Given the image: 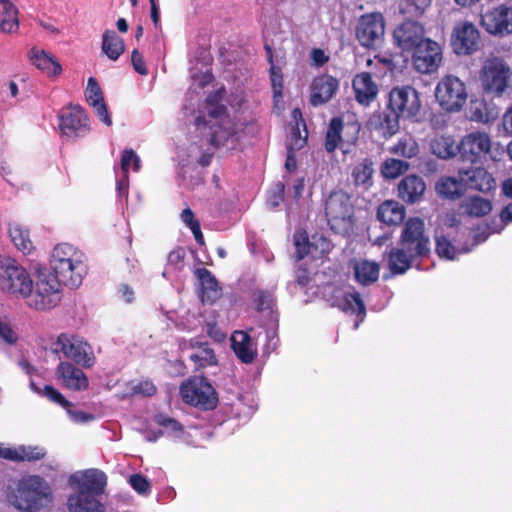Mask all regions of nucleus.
Masks as SVG:
<instances>
[{"label": "nucleus", "instance_id": "17", "mask_svg": "<svg viewBox=\"0 0 512 512\" xmlns=\"http://www.w3.org/2000/svg\"><path fill=\"white\" fill-rule=\"evenodd\" d=\"M451 44L458 55L472 54L479 48L480 33L471 22H461L453 29Z\"/></svg>", "mask_w": 512, "mask_h": 512}, {"label": "nucleus", "instance_id": "41", "mask_svg": "<svg viewBox=\"0 0 512 512\" xmlns=\"http://www.w3.org/2000/svg\"><path fill=\"white\" fill-rule=\"evenodd\" d=\"M251 300L257 312L271 310L275 304L273 291L257 288L251 293Z\"/></svg>", "mask_w": 512, "mask_h": 512}, {"label": "nucleus", "instance_id": "53", "mask_svg": "<svg viewBox=\"0 0 512 512\" xmlns=\"http://www.w3.org/2000/svg\"><path fill=\"white\" fill-rule=\"evenodd\" d=\"M43 396H45L48 400L60 405L62 408L67 410V412L71 413L70 407H72V403L68 401L64 395L53 386L45 385L43 389Z\"/></svg>", "mask_w": 512, "mask_h": 512}, {"label": "nucleus", "instance_id": "35", "mask_svg": "<svg viewBox=\"0 0 512 512\" xmlns=\"http://www.w3.org/2000/svg\"><path fill=\"white\" fill-rule=\"evenodd\" d=\"M102 51L110 60H117L125 51L124 40L114 30H106L102 36Z\"/></svg>", "mask_w": 512, "mask_h": 512}, {"label": "nucleus", "instance_id": "64", "mask_svg": "<svg viewBox=\"0 0 512 512\" xmlns=\"http://www.w3.org/2000/svg\"><path fill=\"white\" fill-rule=\"evenodd\" d=\"M207 334L217 342H222L226 339V334L221 331L216 323L207 324Z\"/></svg>", "mask_w": 512, "mask_h": 512}, {"label": "nucleus", "instance_id": "21", "mask_svg": "<svg viewBox=\"0 0 512 512\" xmlns=\"http://www.w3.org/2000/svg\"><path fill=\"white\" fill-rule=\"evenodd\" d=\"M481 23L490 34H509L512 32V10L505 6L494 8L482 15Z\"/></svg>", "mask_w": 512, "mask_h": 512}, {"label": "nucleus", "instance_id": "3", "mask_svg": "<svg viewBox=\"0 0 512 512\" xmlns=\"http://www.w3.org/2000/svg\"><path fill=\"white\" fill-rule=\"evenodd\" d=\"M77 484V490L67 499L69 512H105L104 505L98 499L107 485L105 473L98 469L87 470Z\"/></svg>", "mask_w": 512, "mask_h": 512}, {"label": "nucleus", "instance_id": "48", "mask_svg": "<svg viewBox=\"0 0 512 512\" xmlns=\"http://www.w3.org/2000/svg\"><path fill=\"white\" fill-rule=\"evenodd\" d=\"M409 169V164L406 161L398 159H387L382 168V174L385 178H397Z\"/></svg>", "mask_w": 512, "mask_h": 512}, {"label": "nucleus", "instance_id": "37", "mask_svg": "<svg viewBox=\"0 0 512 512\" xmlns=\"http://www.w3.org/2000/svg\"><path fill=\"white\" fill-rule=\"evenodd\" d=\"M30 59L33 65L48 75H58L61 72L60 64L44 50H32Z\"/></svg>", "mask_w": 512, "mask_h": 512}, {"label": "nucleus", "instance_id": "50", "mask_svg": "<svg viewBox=\"0 0 512 512\" xmlns=\"http://www.w3.org/2000/svg\"><path fill=\"white\" fill-rule=\"evenodd\" d=\"M372 162L368 159H365L363 162L359 163L352 172L354 181L357 185H365L372 178L373 167Z\"/></svg>", "mask_w": 512, "mask_h": 512}, {"label": "nucleus", "instance_id": "61", "mask_svg": "<svg viewBox=\"0 0 512 512\" xmlns=\"http://www.w3.org/2000/svg\"><path fill=\"white\" fill-rule=\"evenodd\" d=\"M157 423L162 427L171 429L173 432L182 431L181 424L177 420L170 417L159 415L157 417Z\"/></svg>", "mask_w": 512, "mask_h": 512}, {"label": "nucleus", "instance_id": "4", "mask_svg": "<svg viewBox=\"0 0 512 512\" xmlns=\"http://www.w3.org/2000/svg\"><path fill=\"white\" fill-rule=\"evenodd\" d=\"M52 502L49 484L41 476H30L20 482L15 506L25 512H39Z\"/></svg>", "mask_w": 512, "mask_h": 512}, {"label": "nucleus", "instance_id": "5", "mask_svg": "<svg viewBox=\"0 0 512 512\" xmlns=\"http://www.w3.org/2000/svg\"><path fill=\"white\" fill-rule=\"evenodd\" d=\"M180 395L185 404L203 411L214 410L218 405V393L204 376H191L180 385Z\"/></svg>", "mask_w": 512, "mask_h": 512}, {"label": "nucleus", "instance_id": "11", "mask_svg": "<svg viewBox=\"0 0 512 512\" xmlns=\"http://www.w3.org/2000/svg\"><path fill=\"white\" fill-rule=\"evenodd\" d=\"M511 75V69L502 59L489 58L481 69L482 87L487 93L500 96L508 87Z\"/></svg>", "mask_w": 512, "mask_h": 512}, {"label": "nucleus", "instance_id": "24", "mask_svg": "<svg viewBox=\"0 0 512 512\" xmlns=\"http://www.w3.org/2000/svg\"><path fill=\"white\" fill-rule=\"evenodd\" d=\"M194 275L200 283V298L203 303H215L222 296L218 280L207 268H197Z\"/></svg>", "mask_w": 512, "mask_h": 512}, {"label": "nucleus", "instance_id": "27", "mask_svg": "<svg viewBox=\"0 0 512 512\" xmlns=\"http://www.w3.org/2000/svg\"><path fill=\"white\" fill-rule=\"evenodd\" d=\"M387 265L392 275H402L408 271L415 260L412 253L408 252L404 247H392L387 253Z\"/></svg>", "mask_w": 512, "mask_h": 512}, {"label": "nucleus", "instance_id": "26", "mask_svg": "<svg viewBox=\"0 0 512 512\" xmlns=\"http://www.w3.org/2000/svg\"><path fill=\"white\" fill-rule=\"evenodd\" d=\"M344 129H347L352 132L353 136L348 142H353L357 138V134L359 132V127L355 123L344 125L343 121L339 117H335L330 121L329 127L326 132L325 137V149L327 152H333L338 147L340 141L342 140L341 133Z\"/></svg>", "mask_w": 512, "mask_h": 512}, {"label": "nucleus", "instance_id": "39", "mask_svg": "<svg viewBox=\"0 0 512 512\" xmlns=\"http://www.w3.org/2000/svg\"><path fill=\"white\" fill-rule=\"evenodd\" d=\"M431 151L434 155L441 159H449L456 155L458 144L450 136H436L430 143Z\"/></svg>", "mask_w": 512, "mask_h": 512}, {"label": "nucleus", "instance_id": "29", "mask_svg": "<svg viewBox=\"0 0 512 512\" xmlns=\"http://www.w3.org/2000/svg\"><path fill=\"white\" fill-rule=\"evenodd\" d=\"M356 100L364 105H369L377 95V85L372 81L369 73L363 72L355 76L353 83Z\"/></svg>", "mask_w": 512, "mask_h": 512}, {"label": "nucleus", "instance_id": "45", "mask_svg": "<svg viewBox=\"0 0 512 512\" xmlns=\"http://www.w3.org/2000/svg\"><path fill=\"white\" fill-rule=\"evenodd\" d=\"M460 170L453 176H441L435 183V192H461Z\"/></svg>", "mask_w": 512, "mask_h": 512}, {"label": "nucleus", "instance_id": "36", "mask_svg": "<svg viewBox=\"0 0 512 512\" xmlns=\"http://www.w3.org/2000/svg\"><path fill=\"white\" fill-rule=\"evenodd\" d=\"M340 308L342 311L355 314L359 318L355 324L356 328L359 326V322H362L366 316V307L359 292L346 293L343 296Z\"/></svg>", "mask_w": 512, "mask_h": 512}, {"label": "nucleus", "instance_id": "52", "mask_svg": "<svg viewBox=\"0 0 512 512\" xmlns=\"http://www.w3.org/2000/svg\"><path fill=\"white\" fill-rule=\"evenodd\" d=\"M140 158L132 149H125L121 157V168L124 173L133 170L137 172L140 169Z\"/></svg>", "mask_w": 512, "mask_h": 512}, {"label": "nucleus", "instance_id": "46", "mask_svg": "<svg viewBox=\"0 0 512 512\" xmlns=\"http://www.w3.org/2000/svg\"><path fill=\"white\" fill-rule=\"evenodd\" d=\"M295 246V259L300 261L310 253V241L305 230H297L293 235Z\"/></svg>", "mask_w": 512, "mask_h": 512}, {"label": "nucleus", "instance_id": "8", "mask_svg": "<svg viewBox=\"0 0 512 512\" xmlns=\"http://www.w3.org/2000/svg\"><path fill=\"white\" fill-rule=\"evenodd\" d=\"M325 216L335 234L349 233L352 228V205L349 194H329L325 201Z\"/></svg>", "mask_w": 512, "mask_h": 512}, {"label": "nucleus", "instance_id": "31", "mask_svg": "<svg viewBox=\"0 0 512 512\" xmlns=\"http://www.w3.org/2000/svg\"><path fill=\"white\" fill-rule=\"evenodd\" d=\"M191 347L196 349V352L192 353L189 357L195 364L196 369H203L217 364L216 354L207 342L192 341Z\"/></svg>", "mask_w": 512, "mask_h": 512}, {"label": "nucleus", "instance_id": "47", "mask_svg": "<svg viewBox=\"0 0 512 512\" xmlns=\"http://www.w3.org/2000/svg\"><path fill=\"white\" fill-rule=\"evenodd\" d=\"M430 3L431 0H403L400 10L408 17H418L424 13Z\"/></svg>", "mask_w": 512, "mask_h": 512}, {"label": "nucleus", "instance_id": "22", "mask_svg": "<svg viewBox=\"0 0 512 512\" xmlns=\"http://www.w3.org/2000/svg\"><path fill=\"white\" fill-rule=\"evenodd\" d=\"M56 375L61 384L69 390L85 391L89 386L86 374L68 361H61L59 363Z\"/></svg>", "mask_w": 512, "mask_h": 512}, {"label": "nucleus", "instance_id": "30", "mask_svg": "<svg viewBox=\"0 0 512 512\" xmlns=\"http://www.w3.org/2000/svg\"><path fill=\"white\" fill-rule=\"evenodd\" d=\"M377 218L388 226H398L405 218V207L397 201L386 200L378 207Z\"/></svg>", "mask_w": 512, "mask_h": 512}, {"label": "nucleus", "instance_id": "1", "mask_svg": "<svg viewBox=\"0 0 512 512\" xmlns=\"http://www.w3.org/2000/svg\"><path fill=\"white\" fill-rule=\"evenodd\" d=\"M216 97L207 98V112L195 120L197 131L203 140L212 147L225 146L229 143L234 147L243 131L241 123L231 119L224 105L214 104Z\"/></svg>", "mask_w": 512, "mask_h": 512}, {"label": "nucleus", "instance_id": "58", "mask_svg": "<svg viewBox=\"0 0 512 512\" xmlns=\"http://www.w3.org/2000/svg\"><path fill=\"white\" fill-rule=\"evenodd\" d=\"M499 217H500V220L502 223L501 227L499 229H491L490 227H488V229L490 231L487 235H485L482 238V240H485L487 238V236L491 233H500L507 224L512 222V202H510L505 207H503V209L501 210V212L499 214Z\"/></svg>", "mask_w": 512, "mask_h": 512}, {"label": "nucleus", "instance_id": "60", "mask_svg": "<svg viewBox=\"0 0 512 512\" xmlns=\"http://www.w3.org/2000/svg\"><path fill=\"white\" fill-rule=\"evenodd\" d=\"M94 109V112L95 114L97 115V117L104 123L106 124L107 126H111L112 125V119L108 113V109H107V106L103 101L101 102H98V103H95L93 105H91Z\"/></svg>", "mask_w": 512, "mask_h": 512}, {"label": "nucleus", "instance_id": "54", "mask_svg": "<svg viewBox=\"0 0 512 512\" xmlns=\"http://www.w3.org/2000/svg\"><path fill=\"white\" fill-rule=\"evenodd\" d=\"M86 100L90 105L101 102L104 100L101 88L95 78L88 79L87 88L85 92Z\"/></svg>", "mask_w": 512, "mask_h": 512}, {"label": "nucleus", "instance_id": "10", "mask_svg": "<svg viewBox=\"0 0 512 512\" xmlns=\"http://www.w3.org/2000/svg\"><path fill=\"white\" fill-rule=\"evenodd\" d=\"M398 244L422 259L430 253V240L425 233V223L418 217L409 218L402 229Z\"/></svg>", "mask_w": 512, "mask_h": 512}, {"label": "nucleus", "instance_id": "16", "mask_svg": "<svg viewBox=\"0 0 512 512\" xmlns=\"http://www.w3.org/2000/svg\"><path fill=\"white\" fill-rule=\"evenodd\" d=\"M412 61L415 69L422 74L436 72L442 63L441 46L427 38L413 51Z\"/></svg>", "mask_w": 512, "mask_h": 512}, {"label": "nucleus", "instance_id": "32", "mask_svg": "<svg viewBox=\"0 0 512 512\" xmlns=\"http://www.w3.org/2000/svg\"><path fill=\"white\" fill-rule=\"evenodd\" d=\"M353 269L355 280L363 286H369L379 279L380 266L377 262L368 260L356 262Z\"/></svg>", "mask_w": 512, "mask_h": 512}, {"label": "nucleus", "instance_id": "63", "mask_svg": "<svg viewBox=\"0 0 512 512\" xmlns=\"http://www.w3.org/2000/svg\"><path fill=\"white\" fill-rule=\"evenodd\" d=\"M285 194H270L266 200V206L270 211L277 210L285 202Z\"/></svg>", "mask_w": 512, "mask_h": 512}, {"label": "nucleus", "instance_id": "9", "mask_svg": "<svg viewBox=\"0 0 512 512\" xmlns=\"http://www.w3.org/2000/svg\"><path fill=\"white\" fill-rule=\"evenodd\" d=\"M435 97L447 112H458L466 104L468 93L462 80L456 76L447 75L438 82Z\"/></svg>", "mask_w": 512, "mask_h": 512}, {"label": "nucleus", "instance_id": "56", "mask_svg": "<svg viewBox=\"0 0 512 512\" xmlns=\"http://www.w3.org/2000/svg\"><path fill=\"white\" fill-rule=\"evenodd\" d=\"M0 340L8 345H13L18 341V335L11 324L2 320H0Z\"/></svg>", "mask_w": 512, "mask_h": 512}, {"label": "nucleus", "instance_id": "25", "mask_svg": "<svg viewBox=\"0 0 512 512\" xmlns=\"http://www.w3.org/2000/svg\"><path fill=\"white\" fill-rule=\"evenodd\" d=\"M400 118L397 113L387 108L386 111L373 114L369 120V126L384 138H389L399 131Z\"/></svg>", "mask_w": 512, "mask_h": 512}, {"label": "nucleus", "instance_id": "28", "mask_svg": "<svg viewBox=\"0 0 512 512\" xmlns=\"http://www.w3.org/2000/svg\"><path fill=\"white\" fill-rule=\"evenodd\" d=\"M231 347L235 355L245 364L252 363L257 356V348L247 332L235 331L231 336Z\"/></svg>", "mask_w": 512, "mask_h": 512}, {"label": "nucleus", "instance_id": "59", "mask_svg": "<svg viewBox=\"0 0 512 512\" xmlns=\"http://www.w3.org/2000/svg\"><path fill=\"white\" fill-rule=\"evenodd\" d=\"M131 63H132V66H133L134 70L136 72H138L140 75H147L148 74V70H147V67L145 65V61L143 59V56L141 55V53L137 49H134L132 51Z\"/></svg>", "mask_w": 512, "mask_h": 512}, {"label": "nucleus", "instance_id": "6", "mask_svg": "<svg viewBox=\"0 0 512 512\" xmlns=\"http://www.w3.org/2000/svg\"><path fill=\"white\" fill-rule=\"evenodd\" d=\"M0 289L21 297H27L32 292L29 273L9 256L0 255Z\"/></svg>", "mask_w": 512, "mask_h": 512}, {"label": "nucleus", "instance_id": "42", "mask_svg": "<svg viewBox=\"0 0 512 512\" xmlns=\"http://www.w3.org/2000/svg\"><path fill=\"white\" fill-rule=\"evenodd\" d=\"M265 49L267 51V58L270 63V79L271 85L274 93V97H282L283 90V74L281 68L274 65L273 63V54L272 49L266 45Z\"/></svg>", "mask_w": 512, "mask_h": 512}, {"label": "nucleus", "instance_id": "13", "mask_svg": "<svg viewBox=\"0 0 512 512\" xmlns=\"http://www.w3.org/2000/svg\"><path fill=\"white\" fill-rule=\"evenodd\" d=\"M56 346L66 358L84 368H91L96 362L91 345L77 335L61 333L57 338Z\"/></svg>", "mask_w": 512, "mask_h": 512}, {"label": "nucleus", "instance_id": "43", "mask_svg": "<svg viewBox=\"0 0 512 512\" xmlns=\"http://www.w3.org/2000/svg\"><path fill=\"white\" fill-rule=\"evenodd\" d=\"M45 456L46 451L43 447L30 445L17 447V462H36L42 460Z\"/></svg>", "mask_w": 512, "mask_h": 512}, {"label": "nucleus", "instance_id": "12", "mask_svg": "<svg viewBox=\"0 0 512 512\" xmlns=\"http://www.w3.org/2000/svg\"><path fill=\"white\" fill-rule=\"evenodd\" d=\"M61 285L58 279L52 274L39 277L36 282L35 291L26 298L27 304L36 310H47L55 307L61 300Z\"/></svg>", "mask_w": 512, "mask_h": 512}, {"label": "nucleus", "instance_id": "19", "mask_svg": "<svg viewBox=\"0 0 512 512\" xmlns=\"http://www.w3.org/2000/svg\"><path fill=\"white\" fill-rule=\"evenodd\" d=\"M60 129L68 138L84 137L88 134L89 119L81 106H71L60 115Z\"/></svg>", "mask_w": 512, "mask_h": 512}, {"label": "nucleus", "instance_id": "23", "mask_svg": "<svg viewBox=\"0 0 512 512\" xmlns=\"http://www.w3.org/2000/svg\"><path fill=\"white\" fill-rule=\"evenodd\" d=\"M338 87V80L330 75L316 77L311 85V104L319 106L328 102L336 93Z\"/></svg>", "mask_w": 512, "mask_h": 512}, {"label": "nucleus", "instance_id": "40", "mask_svg": "<svg viewBox=\"0 0 512 512\" xmlns=\"http://www.w3.org/2000/svg\"><path fill=\"white\" fill-rule=\"evenodd\" d=\"M470 117L472 121L486 124L496 119L497 112L484 101L477 100L471 103Z\"/></svg>", "mask_w": 512, "mask_h": 512}, {"label": "nucleus", "instance_id": "57", "mask_svg": "<svg viewBox=\"0 0 512 512\" xmlns=\"http://www.w3.org/2000/svg\"><path fill=\"white\" fill-rule=\"evenodd\" d=\"M133 394H139L144 397H152L156 394L157 388L151 380H143L132 388Z\"/></svg>", "mask_w": 512, "mask_h": 512}, {"label": "nucleus", "instance_id": "44", "mask_svg": "<svg viewBox=\"0 0 512 512\" xmlns=\"http://www.w3.org/2000/svg\"><path fill=\"white\" fill-rule=\"evenodd\" d=\"M393 152L405 158H413L419 153V145L411 136H404L394 146Z\"/></svg>", "mask_w": 512, "mask_h": 512}, {"label": "nucleus", "instance_id": "38", "mask_svg": "<svg viewBox=\"0 0 512 512\" xmlns=\"http://www.w3.org/2000/svg\"><path fill=\"white\" fill-rule=\"evenodd\" d=\"M9 235L16 248L24 254H30L34 250L29 230L22 225L17 223L11 224L9 226Z\"/></svg>", "mask_w": 512, "mask_h": 512}, {"label": "nucleus", "instance_id": "62", "mask_svg": "<svg viewBox=\"0 0 512 512\" xmlns=\"http://www.w3.org/2000/svg\"><path fill=\"white\" fill-rule=\"evenodd\" d=\"M185 257V251L182 247H178L168 254L167 261L169 265L179 267L183 263Z\"/></svg>", "mask_w": 512, "mask_h": 512}, {"label": "nucleus", "instance_id": "55", "mask_svg": "<svg viewBox=\"0 0 512 512\" xmlns=\"http://www.w3.org/2000/svg\"><path fill=\"white\" fill-rule=\"evenodd\" d=\"M129 483L132 488L139 494L146 495L150 492L151 485L147 478L141 474L131 475Z\"/></svg>", "mask_w": 512, "mask_h": 512}, {"label": "nucleus", "instance_id": "2", "mask_svg": "<svg viewBox=\"0 0 512 512\" xmlns=\"http://www.w3.org/2000/svg\"><path fill=\"white\" fill-rule=\"evenodd\" d=\"M53 277L69 288H78L88 273L85 254L68 243L54 247L50 259Z\"/></svg>", "mask_w": 512, "mask_h": 512}, {"label": "nucleus", "instance_id": "7", "mask_svg": "<svg viewBox=\"0 0 512 512\" xmlns=\"http://www.w3.org/2000/svg\"><path fill=\"white\" fill-rule=\"evenodd\" d=\"M458 152L462 161L471 164L497 160L489 134L483 131H473L462 137L458 144Z\"/></svg>", "mask_w": 512, "mask_h": 512}, {"label": "nucleus", "instance_id": "49", "mask_svg": "<svg viewBox=\"0 0 512 512\" xmlns=\"http://www.w3.org/2000/svg\"><path fill=\"white\" fill-rule=\"evenodd\" d=\"M436 253L440 258L454 260L457 249L445 235H440L436 236Z\"/></svg>", "mask_w": 512, "mask_h": 512}, {"label": "nucleus", "instance_id": "20", "mask_svg": "<svg viewBox=\"0 0 512 512\" xmlns=\"http://www.w3.org/2000/svg\"><path fill=\"white\" fill-rule=\"evenodd\" d=\"M462 190L492 192L496 189V181L487 170L481 167L460 169Z\"/></svg>", "mask_w": 512, "mask_h": 512}, {"label": "nucleus", "instance_id": "18", "mask_svg": "<svg viewBox=\"0 0 512 512\" xmlns=\"http://www.w3.org/2000/svg\"><path fill=\"white\" fill-rule=\"evenodd\" d=\"M393 38L396 45L406 52H413L427 39L424 27L420 23L411 20L398 25L394 30Z\"/></svg>", "mask_w": 512, "mask_h": 512}, {"label": "nucleus", "instance_id": "14", "mask_svg": "<svg viewBox=\"0 0 512 512\" xmlns=\"http://www.w3.org/2000/svg\"><path fill=\"white\" fill-rule=\"evenodd\" d=\"M388 109L401 118H413L421 109L419 93L411 86L395 87L389 93Z\"/></svg>", "mask_w": 512, "mask_h": 512}, {"label": "nucleus", "instance_id": "33", "mask_svg": "<svg viewBox=\"0 0 512 512\" xmlns=\"http://www.w3.org/2000/svg\"><path fill=\"white\" fill-rule=\"evenodd\" d=\"M19 28L18 9L10 0H0V29L14 33Z\"/></svg>", "mask_w": 512, "mask_h": 512}, {"label": "nucleus", "instance_id": "51", "mask_svg": "<svg viewBox=\"0 0 512 512\" xmlns=\"http://www.w3.org/2000/svg\"><path fill=\"white\" fill-rule=\"evenodd\" d=\"M426 185L417 175H408L398 185V192H425Z\"/></svg>", "mask_w": 512, "mask_h": 512}, {"label": "nucleus", "instance_id": "34", "mask_svg": "<svg viewBox=\"0 0 512 512\" xmlns=\"http://www.w3.org/2000/svg\"><path fill=\"white\" fill-rule=\"evenodd\" d=\"M492 207V202L489 199L481 197L479 194H474L466 198L461 204V208L465 214L477 218L488 215Z\"/></svg>", "mask_w": 512, "mask_h": 512}, {"label": "nucleus", "instance_id": "15", "mask_svg": "<svg viewBox=\"0 0 512 512\" xmlns=\"http://www.w3.org/2000/svg\"><path fill=\"white\" fill-rule=\"evenodd\" d=\"M385 33L384 18L380 13L362 15L359 19L356 36L360 44L367 48H376L383 41Z\"/></svg>", "mask_w": 512, "mask_h": 512}]
</instances>
